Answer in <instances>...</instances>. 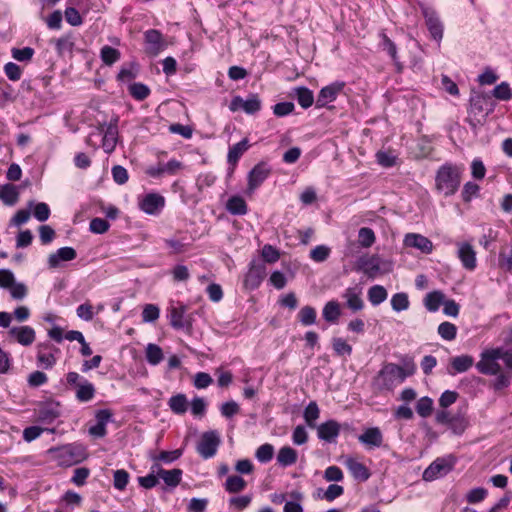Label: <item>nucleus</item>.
I'll list each match as a JSON object with an SVG mask.
<instances>
[{
    "label": "nucleus",
    "mask_w": 512,
    "mask_h": 512,
    "mask_svg": "<svg viewBox=\"0 0 512 512\" xmlns=\"http://www.w3.org/2000/svg\"><path fill=\"white\" fill-rule=\"evenodd\" d=\"M461 182V169L451 163L442 165L435 176V187L438 192L448 197L455 194Z\"/></svg>",
    "instance_id": "1"
},
{
    "label": "nucleus",
    "mask_w": 512,
    "mask_h": 512,
    "mask_svg": "<svg viewBox=\"0 0 512 512\" xmlns=\"http://www.w3.org/2000/svg\"><path fill=\"white\" fill-rule=\"evenodd\" d=\"M415 367L413 364H408L401 367L394 363L386 364L379 372L378 379L382 381L385 388H391L396 382L401 383L407 377L413 375Z\"/></svg>",
    "instance_id": "2"
},
{
    "label": "nucleus",
    "mask_w": 512,
    "mask_h": 512,
    "mask_svg": "<svg viewBox=\"0 0 512 512\" xmlns=\"http://www.w3.org/2000/svg\"><path fill=\"white\" fill-rule=\"evenodd\" d=\"M220 442V437L216 431H207L201 435L196 450L203 459H209L216 454Z\"/></svg>",
    "instance_id": "3"
},
{
    "label": "nucleus",
    "mask_w": 512,
    "mask_h": 512,
    "mask_svg": "<svg viewBox=\"0 0 512 512\" xmlns=\"http://www.w3.org/2000/svg\"><path fill=\"white\" fill-rule=\"evenodd\" d=\"M360 267L369 278H375L378 275L386 274L392 271V263L380 261L379 257L371 256L360 260Z\"/></svg>",
    "instance_id": "4"
},
{
    "label": "nucleus",
    "mask_w": 512,
    "mask_h": 512,
    "mask_svg": "<svg viewBox=\"0 0 512 512\" xmlns=\"http://www.w3.org/2000/svg\"><path fill=\"white\" fill-rule=\"evenodd\" d=\"M499 358V349L484 351L481 355V360L477 363L476 367L482 374L496 375L501 370L500 365L496 362Z\"/></svg>",
    "instance_id": "5"
},
{
    "label": "nucleus",
    "mask_w": 512,
    "mask_h": 512,
    "mask_svg": "<svg viewBox=\"0 0 512 512\" xmlns=\"http://www.w3.org/2000/svg\"><path fill=\"white\" fill-rule=\"evenodd\" d=\"M271 169L265 162L256 164L248 173V185L246 193L251 195L267 179Z\"/></svg>",
    "instance_id": "6"
},
{
    "label": "nucleus",
    "mask_w": 512,
    "mask_h": 512,
    "mask_svg": "<svg viewBox=\"0 0 512 512\" xmlns=\"http://www.w3.org/2000/svg\"><path fill=\"white\" fill-rule=\"evenodd\" d=\"M454 462L445 458H437L423 472L425 481H433L447 475L453 468Z\"/></svg>",
    "instance_id": "7"
},
{
    "label": "nucleus",
    "mask_w": 512,
    "mask_h": 512,
    "mask_svg": "<svg viewBox=\"0 0 512 512\" xmlns=\"http://www.w3.org/2000/svg\"><path fill=\"white\" fill-rule=\"evenodd\" d=\"M422 13L431 36L433 39L440 41L443 37V24L437 13L429 7H423Z\"/></svg>",
    "instance_id": "8"
},
{
    "label": "nucleus",
    "mask_w": 512,
    "mask_h": 512,
    "mask_svg": "<svg viewBox=\"0 0 512 512\" xmlns=\"http://www.w3.org/2000/svg\"><path fill=\"white\" fill-rule=\"evenodd\" d=\"M145 37V52L150 56H156L165 48L162 34L156 29L147 30Z\"/></svg>",
    "instance_id": "9"
},
{
    "label": "nucleus",
    "mask_w": 512,
    "mask_h": 512,
    "mask_svg": "<svg viewBox=\"0 0 512 512\" xmlns=\"http://www.w3.org/2000/svg\"><path fill=\"white\" fill-rule=\"evenodd\" d=\"M183 168L180 161L172 159L167 163H158L156 166L147 168L146 173L153 178H160L163 175H175Z\"/></svg>",
    "instance_id": "10"
},
{
    "label": "nucleus",
    "mask_w": 512,
    "mask_h": 512,
    "mask_svg": "<svg viewBox=\"0 0 512 512\" xmlns=\"http://www.w3.org/2000/svg\"><path fill=\"white\" fill-rule=\"evenodd\" d=\"M457 247V256L463 267L470 271L474 270L477 265V259L473 246L468 242H459Z\"/></svg>",
    "instance_id": "11"
},
{
    "label": "nucleus",
    "mask_w": 512,
    "mask_h": 512,
    "mask_svg": "<svg viewBox=\"0 0 512 512\" xmlns=\"http://www.w3.org/2000/svg\"><path fill=\"white\" fill-rule=\"evenodd\" d=\"M343 88V82H335L323 87L317 96L316 107H325L328 103L334 101Z\"/></svg>",
    "instance_id": "12"
},
{
    "label": "nucleus",
    "mask_w": 512,
    "mask_h": 512,
    "mask_svg": "<svg viewBox=\"0 0 512 512\" xmlns=\"http://www.w3.org/2000/svg\"><path fill=\"white\" fill-rule=\"evenodd\" d=\"M8 336L23 346L31 345L36 337L34 329L30 326L12 327L8 331Z\"/></svg>",
    "instance_id": "13"
},
{
    "label": "nucleus",
    "mask_w": 512,
    "mask_h": 512,
    "mask_svg": "<svg viewBox=\"0 0 512 512\" xmlns=\"http://www.w3.org/2000/svg\"><path fill=\"white\" fill-rule=\"evenodd\" d=\"M58 352L59 349L54 347L50 343L39 344L37 360L43 368H52L56 363L55 353Z\"/></svg>",
    "instance_id": "14"
},
{
    "label": "nucleus",
    "mask_w": 512,
    "mask_h": 512,
    "mask_svg": "<svg viewBox=\"0 0 512 512\" xmlns=\"http://www.w3.org/2000/svg\"><path fill=\"white\" fill-rule=\"evenodd\" d=\"M404 245L416 248L425 254H429L433 250L432 242L427 237L416 233L407 234L404 238Z\"/></svg>",
    "instance_id": "15"
},
{
    "label": "nucleus",
    "mask_w": 512,
    "mask_h": 512,
    "mask_svg": "<svg viewBox=\"0 0 512 512\" xmlns=\"http://www.w3.org/2000/svg\"><path fill=\"white\" fill-rule=\"evenodd\" d=\"M340 433V424L335 420H328L317 427V434L321 440L333 442Z\"/></svg>",
    "instance_id": "16"
},
{
    "label": "nucleus",
    "mask_w": 512,
    "mask_h": 512,
    "mask_svg": "<svg viewBox=\"0 0 512 512\" xmlns=\"http://www.w3.org/2000/svg\"><path fill=\"white\" fill-rule=\"evenodd\" d=\"M153 472H157V476L165 482L166 485L170 487H176L182 477V470L181 469H172V470H164L162 469L158 463H155L152 466Z\"/></svg>",
    "instance_id": "17"
},
{
    "label": "nucleus",
    "mask_w": 512,
    "mask_h": 512,
    "mask_svg": "<svg viewBox=\"0 0 512 512\" xmlns=\"http://www.w3.org/2000/svg\"><path fill=\"white\" fill-rule=\"evenodd\" d=\"M358 440L369 448L380 447L383 443V434L378 427H372L359 435Z\"/></svg>",
    "instance_id": "18"
},
{
    "label": "nucleus",
    "mask_w": 512,
    "mask_h": 512,
    "mask_svg": "<svg viewBox=\"0 0 512 512\" xmlns=\"http://www.w3.org/2000/svg\"><path fill=\"white\" fill-rule=\"evenodd\" d=\"M164 203V197L159 194L150 193L143 198L139 206L142 211L152 215L155 214L160 208H162Z\"/></svg>",
    "instance_id": "19"
},
{
    "label": "nucleus",
    "mask_w": 512,
    "mask_h": 512,
    "mask_svg": "<svg viewBox=\"0 0 512 512\" xmlns=\"http://www.w3.org/2000/svg\"><path fill=\"white\" fill-rule=\"evenodd\" d=\"M77 256V253L72 247H62L58 249L55 253L50 254L48 257V264L50 268H57L60 265L61 261H71L74 260Z\"/></svg>",
    "instance_id": "20"
},
{
    "label": "nucleus",
    "mask_w": 512,
    "mask_h": 512,
    "mask_svg": "<svg viewBox=\"0 0 512 512\" xmlns=\"http://www.w3.org/2000/svg\"><path fill=\"white\" fill-rule=\"evenodd\" d=\"M361 294V290L357 287H349L345 290L343 298L346 300V305L350 310L356 312L363 309L364 302Z\"/></svg>",
    "instance_id": "21"
},
{
    "label": "nucleus",
    "mask_w": 512,
    "mask_h": 512,
    "mask_svg": "<svg viewBox=\"0 0 512 512\" xmlns=\"http://www.w3.org/2000/svg\"><path fill=\"white\" fill-rule=\"evenodd\" d=\"M265 277V267L263 265L251 264L245 277V285L251 289L257 288Z\"/></svg>",
    "instance_id": "22"
},
{
    "label": "nucleus",
    "mask_w": 512,
    "mask_h": 512,
    "mask_svg": "<svg viewBox=\"0 0 512 512\" xmlns=\"http://www.w3.org/2000/svg\"><path fill=\"white\" fill-rule=\"evenodd\" d=\"M474 363V359L469 355H461L451 359L450 365L452 370H448L450 375H454L456 373H463L469 370Z\"/></svg>",
    "instance_id": "23"
},
{
    "label": "nucleus",
    "mask_w": 512,
    "mask_h": 512,
    "mask_svg": "<svg viewBox=\"0 0 512 512\" xmlns=\"http://www.w3.org/2000/svg\"><path fill=\"white\" fill-rule=\"evenodd\" d=\"M345 464L354 478L366 481L370 477L367 467L354 458H347Z\"/></svg>",
    "instance_id": "24"
},
{
    "label": "nucleus",
    "mask_w": 512,
    "mask_h": 512,
    "mask_svg": "<svg viewBox=\"0 0 512 512\" xmlns=\"http://www.w3.org/2000/svg\"><path fill=\"white\" fill-rule=\"evenodd\" d=\"M118 129L114 124H109L104 132L102 147L108 154L112 153L117 144Z\"/></svg>",
    "instance_id": "25"
},
{
    "label": "nucleus",
    "mask_w": 512,
    "mask_h": 512,
    "mask_svg": "<svg viewBox=\"0 0 512 512\" xmlns=\"http://www.w3.org/2000/svg\"><path fill=\"white\" fill-rule=\"evenodd\" d=\"M59 416L60 408L58 403L46 404L38 411V418L44 423H52Z\"/></svg>",
    "instance_id": "26"
},
{
    "label": "nucleus",
    "mask_w": 512,
    "mask_h": 512,
    "mask_svg": "<svg viewBox=\"0 0 512 512\" xmlns=\"http://www.w3.org/2000/svg\"><path fill=\"white\" fill-rule=\"evenodd\" d=\"M0 199L5 205H15L19 199L18 188L13 184H4L0 186Z\"/></svg>",
    "instance_id": "27"
},
{
    "label": "nucleus",
    "mask_w": 512,
    "mask_h": 512,
    "mask_svg": "<svg viewBox=\"0 0 512 512\" xmlns=\"http://www.w3.org/2000/svg\"><path fill=\"white\" fill-rule=\"evenodd\" d=\"M293 95L296 97L298 104L307 109L313 105L314 95L313 92L307 87L300 86L293 89Z\"/></svg>",
    "instance_id": "28"
},
{
    "label": "nucleus",
    "mask_w": 512,
    "mask_h": 512,
    "mask_svg": "<svg viewBox=\"0 0 512 512\" xmlns=\"http://www.w3.org/2000/svg\"><path fill=\"white\" fill-rule=\"evenodd\" d=\"M248 148L249 143L247 139H243L240 142L234 144L232 147H230L227 155L228 163L234 167L240 157L248 150Z\"/></svg>",
    "instance_id": "29"
},
{
    "label": "nucleus",
    "mask_w": 512,
    "mask_h": 512,
    "mask_svg": "<svg viewBox=\"0 0 512 512\" xmlns=\"http://www.w3.org/2000/svg\"><path fill=\"white\" fill-rule=\"evenodd\" d=\"M297 451L289 446L282 447L277 454V461L281 466L287 467L297 462Z\"/></svg>",
    "instance_id": "30"
},
{
    "label": "nucleus",
    "mask_w": 512,
    "mask_h": 512,
    "mask_svg": "<svg viewBox=\"0 0 512 512\" xmlns=\"http://www.w3.org/2000/svg\"><path fill=\"white\" fill-rule=\"evenodd\" d=\"M95 395V387L92 383L87 380L77 384L76 387V398L80 402H88L93 399Z\"/></svg>",
    "instance_id": "31"
},
{
    "label": "nucleus",
    "mask_w": 512,
    "mask_h": 512,
    "mask_svg": "<svg viewBox=\"0 0 512 512\" xmlns=\"http://www.w3.org/2000/svg\"><path fill=\"white\" fill-rule=\"evenodd\" d=\"M247 486V482L239 475H230L227 477L224 488L230 494L242 492Z\"/></svg>",
    "instance_id": "32"
},
{
    "label": "nucleus",
    "mask_w": 512,
    "mask_h": 512,
    "mask_svg": "<svg viewBox=\"0 0 512 512\" xmlns=\"http://www.w3.org/2000/svg\"><path fill=\"white\" fill-rule=\"evenodd\" d=\"M445 301V295L439 290L428 293L424 299V305L430 312H435Z\"/></svg>",
    "instance_id": "33"
},
{
    "label": "nucleus",
    "mask_w": 512,
    "mask_h": 512,
    "mask_svg": "<svg viewBox=\"0 0 512 512\" xmlns=\"http://www.w3.org/2000/svg\"><path fill=\"white\" fill-rule=\"evenodd\" d=\"M226 209L233 215H245L248 211L245 200L240 196H232L228 199Z\"/></svg>",
    "instance_id": "34"
},
{
    "label": "nucleus",
    "mask_w": 512,
    "mask_h": 512,
    "mask_svg": "<svg viewBox=\"0 0 512 512\" xmlns=\"http://www.w3.org/2000/svg\"><path fill=\"white\" fill-rule=\"evenodd\" d=\"M323 318L327 322L335 323L341 315L340 305L336 301H329L325 304L323 311Z\"/></svg>",
    "instance_id": "35"
},
{
    "label": "nucleus",
    "mask_w": 512,
    "mask_h": 512,
    "mask_svg": "<svg viewBox=\"0 0 512 512\" xmlns=\"http://www.w3.org/2000/svg\"><path fill=\"white\" fill-rule=\"evenodd\" d=\"M186 312L185 306L172 307L170 309V324L175 329H182L185 326L184 315Z\"/></svg>",
    "instance_id": "36"
},
{
    "label": "nucleus",
    "mask_w": 512,
    "mask_h": 512,
    "mask_svg": "<svg viewBox=\"0 0 512 512\" xmlns=\"http://www.w3.org/2000/svg\"><path fill=\"white\" fill-rule=\"evenodd\" d=\"M100 57L105 65L111 66L120 59L121 53L119 50L105 45L100 50Z\"/></svg>",
    "instance_id": "37"
},
{
    "label": "nucleus",
    "mask_w": 512,
    "mask_h": 512,
    "mask_svg": "<svg viewBox=\"0 0 512 512\" xmlns=\"http://www.w3.org/2000/svg\"><path fill=\"white\" fill-rule=\"evenodd\" d=\"M168 405L175 414H184L188 408V401L184 394H177L169 399Z\"/></svg>",
    "instance_id": "38"
},
{
    "label": "nucleus",
    "mask_w": 512,
    "mask_h": 512,
    "mask_svg": "<svg viewBox=\"0 0 512 512\" xmlns=\"http://www.w3.org/2000/svg\"><path fill=\"white\" fill-rule=\"evenodd\" d=\"M320 410L315 401H311L305 408L303 417L310 428H315V421L319 418Z\"/></svg>",
    "instance_id": "39"
},
{
    "label": "nucleus",
    "mask_w": 512,
    "mask_h": 512,
    "mask_svg": "<svg viewBox=\"0 0 512 512\" xmlns=\"http://www.w3.org/2000/svg\"><path fill=\"white\" fill-rule=\"evenodd\" d=\"M387 291L381 285H374L368 290V299L372 305L377 306L384 302L387 298Z\"/></svg>",
    "instance_id": "40"
},
{
    "label": "nucleus",
    "mask_w": 512,
    "mask_h": 512,
    "mask_svg": "<svg viewBox=\"0 0 512 512\" xmlns=\"http://www.w3.org/2000/svg\"><path fill=\"white\" fill-rule=\"evenodd\" d=\"M317 312L312 306H304L298 313V320L303 326H310L316 322Z\"/></svg>",
    "instance_id": "41"
},
{
    "label": "nucleus",
    "mask_w": 512,
    "mask_h": 512,
    "mask_svg": "<svg viewBox=\"0 0 512 512\" xmlns=\"http://www.w3.org/2000/svg\"><path fill=\"white\" fill-rule=\"evenodd\" d=\"M164 358L163 351L160 346L150 343L146 347V360L151 365H158Z\"/></svg>",
    "instance_id": "42"
},
{
    "label": "nucleus",
    "mask_w": 512,
    "mask_h": 512,
    "mask_svg": "<svg viewBox=\"0 0 512 512\" xmlns=\"http://www.w3.org/2000/svg\"><path fill=\"white\" fill-rule=\"evenodd\" d=\"M376 240V236L374 231L368 227H362L358 231V242L361 247L369 248L371 247Z\"/></svg>",
    "instance_id": "43"
},
{
    "label": "nucleus",
    "mask_w": 512,
    "mask_h": 512,
    "mask_svg": "<svg viewBox=\"0 0 512 512\" xmlns=\"http://www.w3.org/2000/svg\"><path fill=\"white\" fill-rule=\"evenodd\" d=\"M448 426L455 434H462L468 426V420L463 414L456 413L451 416V422Z\"/></svg>",
    "instance_id": "44"
},
{
    "label": "nucleus",
    "mask_w": 512,
    "mask_h": 512,
    "mask_svg": "<svg viewBox=\"0 0 512 512\" xmlns=\"http://www.w3.org/2000/svg\"><path fill=\"white\" fill-rule=\"evenodd\" d=\"M252 495H241V496H233L228 500V504L230 508H233L237 511H242L246 509L252 502Z\"/></svg>",
    "instance_id": "45"
},
{
    "label": "nucleus",
    "mask_w": 512,
    "mask_h": 512,
    "mask_svg": "<svg viewBox=\"0 0 512 512\" xmlns=\"http://www.w3.org/2000/svg\"><path fill=\"white\" fill-rule=\"evenodd\" d=\"M410 302L406 293H396L391 298V306L394 311L400 312L409 308Z\"/></svg>",
    "instance_id": "46"
},
{
    "label": "nucleus",
    "mask_w": 512,
    "mask_h": 512,
    "mask_svg": "<svg viewBox=\"0 0 512 512\" xmlns=\"http://www.w3.org/2000/svg\"><path fill=\"white\" fill-rule=\"evenodd\" d=\"M433 411V400L427 396L420 398L416 404V412L423 418L431 415Z\"/></svg>",
    "instance_id": "47"
},
{
    "label": "nucleus",
    "mask_w": 512,
    "mask_h": 512,
    "mask_svg": "<svg viewBox=\"0 0 512 512\" xmlns=\"http://www.w3.org/2000/svg\"><path fill=\"white\" fill-rule=\"evenodd\" d=\"M261 108V101L256 94L250 95L246 100L242 102V109L247 114H254L258 112Z\"/></svg>",
    "instance_id": "48"
},
{
    "label": "nucleus",
    "mask_w": 512,
    "mask_h": 512,
    "mask_svg": "<svg viewBox=\"0 0 512 512\" xmlns=\"http://www.w3.org/2000/svg\"><path fill=\"white\" fill-rule=\"evenodd\" d=\"M439 335L447 341L454 340L457 334V328L450 322H443L438 326Z\"/></svg>",
    "instance_id": "49"
},
{
    "label": "nucleus",
    "mask_w": 512,
    "mask_h": 512,
    "mask_svg": "<svg viewBox=\"0 0 512 512\" xmlns=\"http://www.w3.org/2000/svg\"><path fill=\"white\" fill-rule=\"evenodd\" d=\"M129 481V473L124 469H118L113 475L114 487L120 491L124 490Z\"/></svg>",
    "instance_id": "50"
},
{
    "label": "nucleus",
    "mask_w": 512,
    "mask_h": 512,
    "mask_svg": "<svg viewBox=\"0 0 512 512\" xmlns=\"http://www.w3.org/2000/svg\"><path fill=\"white\" fill-rule=\"evenodd\" d=\"M274 448L271 444H263L256 450V458L262 463H267L273 458Z\"/></svg>",
    "instance_id": "51"
},
{
    "label": "nucleus",
    "mask_w": 512,
    "mask_h": 512,
    "mask_svg": "<svg viewBox=\"0 0 512 512\" xmlns=\"http://www.w3.org/2000/svg\"><path fill=\"white\" fill-rule=\"evenodd\" d=\"M55 46L58 54L63 55L65 53L72 52L74 42L71 36H63L55 41Z\"/></svg>",
    "instance_id": "52"
},
{
    "label": "nucleus",
    "mask_w": 512,
    "mask_h": 512,
    "mask_svg": "<svg viewBox=\"0 0 512 512\" xmlns=\"http://www.w3.org/2000/svg\"><path fill=\"white\" fill-rule=\"evenodd\" d=\"M493 96L499 100L508 101L512 98V90L506 82H502L493 89Z\"/></svg>",
    "instance_id": "53"
},
{
    "label": "nucleus",
    "mask_w": 512,
    "mask_h": 512,
    "mask_svg": "<svg viewBox=\"0 0 512 512\" xmlns=\"http://www.w3.org/2000/svg\"><path fill=\"white\" fill-rule=\"evenodd\" d=\"M137 68L138 66L132 62L129 64V66H123L119 73H118V80L120 81H130V80H133L134 78H136V75H137Z\"/></svg>",
    "instance_id": "54"
},
{
    "label": "nucleus",
    "mask_w": 512,
    "mask_h": 512,
    "mask_svg": "<svg viewBox=\"0 0 512 512\" xmlns=\"http://www.w3.org/2000/svg\"><path fill=\"white\" fill-rule=\"evenodd\" d=\"M330 248L325 245H318L310 252V257L315 262H324L330 255Z\"/></svg>",
    "instance_id": "55"
},
{
    "label": "nucleus",
    "mask_w": 512,
    "mask_h": 512,
    "mask_svg": "<svg viewBox=\"0 0 512 512\" xmlns=\"http://www.w3.org/2000/svg\"><path fill=\"white\" fill-rule=\"evenodd\" d=\"M130 94L137 100H144L148 97L150 90L142 83H134L129 87Z\"/></svg>",
    "instance_id": "56"
},
{
    "label": "nucleus",
    "mask_w": 512,
    "mask_h": 512,
    "mask_svg": "<svg viewBox=\"0 0 512 512\" xmlns=\"http://www.w3.org/2000/svg\"><path fill=\"white\" fill-rule=\"evenodd\" d=\"M11 52L13 58L20 62L30 61L34 55V49L31 47L13 48Z\"/></svg>",
    "instance_id": "57"
},
{
    "label": "nucleus",
    "mask_w": 512,
    "mask_h": 512,
    "mask_svg": "<svg viewBox=\"0 0 512 512\" xmlns=\"http://www.w3.org/2000/svg\"><path fill=\"white\" fill-rule=\"evenodd\" d=\"M181 455L182 449H176L173 451H161L157 456L153 457V460L171 463L177 460Z\"/></svg>",
    "instance_id": "58"
},
{
    "label": "nucleus",
    "mask_w": 512,
    "mask_h": 512,
    "mask_svg": "<svg viewBox=\"0 0 512 512\" xmlns=\"http://www.w3.org/2000/svg\"><path fill=\"white\" fill-rule=\"evenodd\" d=\"M333 349L338 355H351L352 347L342 338H333Z\"/></svg>",
    "instance_id": "59"
},
{
    "label": "nucleus",
    "mask_w": 512,
    "mask_h": 512,
    "mask_svg": "<svg viewBox=\"0 0 512 512\" xmlns=\"http://www.w3.org/2000/svg\"><path fill=\"white\" fill-rule=\"evenodd\" d=\"M33 215L40 222L46 221L50 216L49 206L44 202L37 203L34 206Z\"/></svg>",
    "instance_id": "60"
},
{
    "label": "nucleus",
    "mask_w": 512,
    "mask_h": 512,
    "mask_svg": "<svg viewBox=\"0 0 512 512\" xmlns=\"http://www.w3.org/2000/svg\"><path fill=\"white\" fill-rule=\"evenodd\" d=\"M262 257L268 263H275L279 260L280 253L272 245L266 244L262 248Z\"/></svg>",
    "instance_id": "61"
},
{
    "label": "nucleus",
    "mask_w": 512,
    "mask_h": 512,
    "mask_svg": "<svg viewBox=\"0 0 512 512\" xmlns=\"http://www.w3.org/2000/svg\"><path fill=\"white\" fill-rule=\"evenodd\" d=\"M159 308L153 304L145 305L142 311V319L144 322H153L159 318Z\"/></svg>",
    "instance_id": "62"
},
{
    "label": "nucleus",
    "mask_w": 512,
    "mask_h": 512,
    "mask_svg": "<svg viewBox=\"0 0 512 512\" xmlns=\"http://www.w3.org/2000/svg\"><path fill=\"white\" fill-rule=\"evenodd\" d=\"M165 243L169 248H171V253H173V254L184 253L189 248L188 243H185L181 240L174 239V238L166 239Z\"/></svg>",
    "instance_id": "63"
},
{
    "label": "nucleus",
    "mask_w": 512,
    "mask_h": 512,
    "mask_svg": "<svg viewBox=\"0 0 512 512\" xmlns=\"http://www.w3.org/2000/svg\"><path fill=\"white\" fill-rule=\"evenodd\" d=\"M4 72L8 79L11 81H18L22 75L21 68L13 62H8L5 64Z\"/></svg>",
    "instance_id": "64"
}]
</instances>
